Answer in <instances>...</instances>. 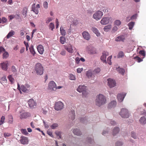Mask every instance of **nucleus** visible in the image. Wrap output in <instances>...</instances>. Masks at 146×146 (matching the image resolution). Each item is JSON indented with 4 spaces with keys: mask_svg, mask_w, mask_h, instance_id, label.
<instances>
[{
    "mask_svg": "<svg viewBox=\"0 0 146 146\" xmlns=\"http://www.w3.org/2000/svg\"><path fill=\"white\" fill-rule=\"evenodd\" d=\"M106 97L102 94H99L96 96L95 104L96 106L100 107L106 104Z\"/></svg>",
    "mask_w": 146,
    "mask_h": 146,
    "instance_id": "f257e3e1",
    "label": "nucleus"
},
{
    "mask_svg": "<svg viewBox=\"0 0 146 146\" xmlns=\"http://www.w3.org/2000/svg\"><path fill=\"white\" fill-rule=\"evenodd\" d=\"M35 70L38 75H41L43 74V67L40 63H37L36 64Z\"/></svg>",
    "mask_w": 146,
    "mask_h": 146,
    "instance_id": "f03ea898",
    "label": "nucleus"
},
{
    "mask_svg": "<svg viewBox=\"0 0 146 146\" xmlns=\"http://www.w3.org/2000/svg\"><path fill=\"white\" fill-rule=\"evenodd\" d=\"M77 90L79 92H82L83 96L86 97L88 94L86 91V86L84 85L79 86L77 89Z\"/></svg>",
    "mask_w": 146,
    "mask_h": 146,
    "instance_id": "7ed1b4c3",
    "label": "nucleus"
},
{
    "mask_svg": "<svg viewBox=\"0 0 146 146\" xmlns=\"http://www.w3.org/2000/svg\"><path fill=\"white\" fill-rule=\"evenodd\" d=\"M119 114L122 118H128L129 116V113L128 110L125 108L121 109Z\"/></svg>",
    "mask_w": 146,
    "mask_h": 146,
    "instance_id": "20e7f679",
    "label": "nucleus"
},
{
    "mask_svg": "<svg viewBox=\"0 0 146 146\" xmlns=\"http://www.w3.org/2000/svg\"><path fill=\"white\" fill-rule=\"evenodd\" d=\"M86 75L88 78L91 79L94 81V82L93 83L95 82L97 78L94 73H93V72L91 70H89L86 72Z\"/></svg>",
    "mask_w": 146,
    "mask_h": 146,
    "instance_id": "39448f33",
    "label": "nucleus"
},
{
    "mask_svg": "<svg viewBox=\"0 0 146 146\" xmlns=\"http://www.w3.org/2000/svg\"><path fill=\"white\" fill-rule=\"evenodd\" d=\"M103 15V11H98L93 15V18L96 20L98 21L101 19Z\"/></svg>",
    "mask_w": 146,
    "mask_h": 146,
    "instance_id": "423d86ee",
    "label": "nucleus"
},
{
    "mask_svg": "<svg viewBox=\"0 0 146 146\" xmlns=\"http://www.w3.org/2000/svg\"><path fill=\"white\" fill-rule=\"evenodd\" d=\"M30 88V85L26 84L24 85H22L21 86V90L23 92L28 93L29 92Z\"/></svg>",
    "mask_w": 146,
    "mask_h": 146,
    "instance_id": "0eeeda50",
    "label": "nucleus"
},
{
    "mask_svg": "<svg viewBox=\"0 0 146 146\" xmlns=\"http://www.w3.org/2000/svg\"><path fill=\"white\" fill-rule=\"evenodd\" d=\"M63 107V103L61 102H58L55 103L54 108L56 110L59 111L62 109Z\"/></svg>",
    "mask_w": 146,
    "mask_h": 146,
    "instance_id": "6e6552de",
    "label": "nucleus"
},
{
    "mask_svg": "<svg viewBox=\"0 0 146 146\" xmlns=\"http://www.w3.org/2000/svg\"><path fill=\"white\" fill-rule=\"evenodd\" d=\"M9 65V62L7 61H5L0 64V66L2 69L4 71H7L8 69Z\"/></svg>",
    "mask_w": 146,
    "mask_h": 146,
    "instance_id": "1a4fd4ad",
    "label": "nucleus"
},
{
    "mask_svg": "<svg viewBox=\"0 0 146 146\" xmlns=\"http://www.w3.org/2000/svg\"><path fill=\"white\" fill-rule=\"evenodd\" d=\"M28 104L29 107L31 109L35 108L36 107V102L32 98L31 99L29 100Z\"/></svg>",
    "mask_w": 146,
    "mask_h": 146,
    "instance_id": "9d476101",
    "label": "nucleus"
},
{
    "mask_svg": "<svg viewBox=\"0 0 146 146\" xmlns=\"http://www.w3.org/2000/svg\"><path fill=\"white\" fill-rule=\"evenodd\" d=\"M48 88L51 90L55 91L56 90V85L53 81H50L48 84Z\"/></svg>",
    "mask_w": 146,
    "mask_h": 146,
    "instance_id": "9b49d317",
    "label": "nucleus"
},
{
    "mask_svg": "<svg viewBox=\"0 0 146 146\" xmlns=\"http://www.w3.org/2000/svg\"><path fill=\"white\" fill-rule=\"evenodd\" d=\"M108 84L110 88L114 87L116 86V83L114 80L109 78L108 79Z\"/></svg>",
    "mask_w": 146,
    "mask_h": 146,
    "instance_id": "f8f14e48",
    "label": "nucleus"
},
{
    "mask_svg": "<svg viewBox=\"0 0 146 146\" xmlns=\"http://www.w3.org/2000/svg\"><path fill=\"white\" fill-rule=\"evenodd\" d=\"M111 18V17H103L100 23L102 25H105L108 24Z\"/></svg>",
    "mask_w": 146,
    "mask_h": 146,
    "instance_id": "ddd939ff",
    "label": "nucleus"
},
{
    "mask_svg": "<svg viewBox=\"0 0 146 146\" xmlns=\"http://www.w3.org/2000/svg\"><path fill=\"white\" fill-rule=\"evenodd\" d=\"M20 118L21 119H26L30 116V113L25 112H20Z\"/></svg>",
    "mask_w": 146,
    "mask_h": 146,
    "instance_id": "4468645a",
    "label": "nucleus"
},
{
    "mask_svg": "<svg viewBox=\"0 0 146 146\" xmlns=\"http://www.w3.org/2000/svg\"><path fill=\"white\" fill-rule=\"evenodd\" d=\"M21 143L23 145L27 144H28L29 140L28 138L27 137L22 136L21 137L20 140Z\"/></svg>",
    "mask_w": 146,
    "mask_h": 146,
    "instance_id": "2eb2a0df",
    "label": "nucleus"
},
{
    "mask_svg": "<svg viewBox=\"0 0 146 146\" xmlns=\"http://www.w3.org/2000/svg\"><path fill=\"white\" fill-rule=\"evenodd\" d=\"M126 94V93H125L118 94L117 96V98L119 102H122Z\"/></svg>",
    "mask_w": 146,
    "mask_h": 146,
    "instance_id": "dca6fc26",
    "label": "nucleus"
},
{
    "mask_svg": "<svg viewBox=\"0 0 146 146\" xmlns=\"http://www.w3.org/2000/svg\"><path fill=\"white\" fill-rule=\"evenodd\" d=\"M108 52L106 51H104L102 53V55L101 56V59L104 63H106V56L108 55Z\"/></svg>",
    "mask_w": 146,
    "mask_h": 146,
    "instance_id": "f3484780",
    "label": "nucleus"
},
{
    "mask_svg": "<svg viewBox=\"0 0 146 146\" xmlns=\"http://www.w3.org/2000/svg\"><path fill=\"white\" fill-rule=\"evenodd\" d=\"M82 35L84 38L87 40H89L90 38V36L87 32L84 31L82 33Z\"/></svg>",
    "mask_w": 146,
    "mask_h": 146,
    "instance_id": "a211bd4d",
    "label": "nucleus"
},
{
    "mask_svg": "<svg viewBox=\"0 0 146 146\" xmlns=\"http://www.w3.org/2000/svg\"><path fill=\"white\" fill-rule=\"evenodd\" d=\"M117 104V102L116 101L113 100L109 104L108 106V108L109 109H111L112 108L115 107Z\"/></svg>",
    "mask_w": 146,
    "mask_h": 146,
    "instance_id": "6ab92c4d",
    "label": "nucleus"
},
{
    "mask_svg": "<svg viewBox=\"0 0 146 146\" xmlns=\"http://www.w3.org/2000/svg\"><path fill=\"white\" fill-rule=\"evenodd\" d=\"M35 3H34L32 5L31 11H33L35 14L37 15L38 13V9L35 7Z\"/></svg>",
    "mask_w": 146,
    "mask_h": 146,
    "instance_id": "aec40b11",
    "label": "nucleus"
},
{
    "mask_svg": "<svg viewBox=\"0 0 146 146\" xmlns=\"http://www.w3.org/2000/svg\"><path fill=\"white\" fill-rule=\"evenodd\" d=\"M37 49L39 53L42 54L44 51V49L43 46L41 45L38 46L37 47Z\"/></svg>",
    "mask_w": 146,
    "mask_h": 146,
    "instance_id": "412c9836",
    "label": "nucleus"
},
{
    "mask_svg": "<svg viewBox=\"0 0 146 146\" xmlns=\"http://www.w3.org/2000/svg\"><path fill=\"white\" fill-rule=\"evenodd\" d=\"M93 32L95 33L97 36H99L100 35V33L98 29L94 27H92L91 29Z\"/></svg>",
    "mask_w": 146,
    "mask_h": 146,
    "instance_id": "4be33fe9",
    "label": "nucleus"
},
{
    "mask_svg": "<svg viewBox=\"0 0 146 146\" xmlns=\"http://www.w3.org/2000/svg\"><path fill=\"white\" fill-rule=\"evenodd\" d=\"M65 48L70 53H72L73 51L72 46V45L70 44L68 45L67 46H65Z\"/></svg>",
    "mask_w": 146,
    "mask_h": 146,
    "instance_id": "5701e85b",
    "label": "nucleus"
},
{
    "mask_svg": "<svg viewBox=\"0 0 146 146\" xmlns=\"http://www.w3.org/2000/svg\"><path fill=\"white\" fill-rule=\"evenodd\" d=\"M86 141L88 143L90 144H93L94 143V141L92 137H88L86 139Z\"/></svg>",
    "mask_w": 146,
    "mask_h": 146,
    "instance_id": "b1692460",
    "label": "nucleus"
},
{
    "mask_svg": "<svg viewBox=\"0 0 146 146\" xmlns=\"http://www.w3.org/2000/svg\"><path fill=\"white\" fill-rule=\"evenodd\" d=\"M125 40V37L123 35H120L117 37L115 38V41H116L123 42Z\"/></svg>",
    "mask_w": 146,
    "mask_h": 146,
    "instance_id": "393cba45",
    "label": "nucleus"
},
{
    "mask_svg": "<svg viewBox=\"0 0 146 146\" xmlns=\"http://www.w3.org/2000/svg\"><path fill=\"white\" fill-rule=\"evenodd\" d=\"M119 131V128L117 127H115L113 129L112 131V135L113 136L115 135L118 133Z\"/></svg>",
    "mask_w": 146,
    "mask_h": 146,
    "instance_id": "a878e982",
    "label": "nucleus"
},
{
    "mask_svg": "<svg viewBox=\"0 0 146 146\" xmlns=\"http://www.w3.org/2000/svg\"><path fill=\"white\" fill-rule=\"evenodd\" d=\"M139 121L140 123L142 125H144L146 123V119L144 116L141 117L139 120Z\"/></svg>",
    "mask_w": 146,
    "mask_h": 146,
    "instance_id": "bb28decb",
    "label": "nucleus"
},
{
    "mask_svg": "<svg viewBox=\"0 0 146 146\" xmlns=\"http://www.w3.org/2000/svg\"><path fill=\"white\" fill-rule=\"evenodd\" d=\"M111 25H109L105 26L104 28V30L106 32L108 31L111 28Z\"/></svg>",
    "mask_w": 146,
    "mask_h": 146,
    "instance_id": "cd10ccee",
    "label": "nucleus"
},
{
    "mask_svg": "<svg viewBox=\"0 0 146 146\" xmlns=\"http://www.w3.org/2000/svg\"><path fill=\"white\" fill-rule=\"evenodd\" d=\"M91 47L90 46H88L86 48V49L90 51V53L92 54H94L96 53V52L95 49L94 48H93L92 50H90L88 49V48Z\"/></svg>",
    "mask_w": 146,
    "mask_h": 146,
    "instance_id": "c85d7f7f",
    "label": "nucleus"
},
{
    "mask_svg": "<svg viewBox=\"0 0 146 146\" xmlns=\"http://www.w3.org/2000/svg\"><path fill=\"white\" fill-rule=\"evenodd\" d=\"M74 134L76 135H80L81 134V133L79 129H76L74 130Z\"/></svg>",
    "mask_w": 146,
    "mask_h": 146,
    "instance_id": "c756f323",
    "label": "nucleus"
},
{
    "mask_svg": "<svg viewBox=\"0 0 146 146\" xmlns=\"http://www.w3.org/2000/svg\"><path fill=\"white\" fill-rule=\"evenodd\" d=\"M3 59H7L9 56V54L8 52L5 51H4V52L3 55Z\"/></svg>",
    "mask_w": 146,
    "mask_h": 146,
    "instance_id": "7c9ffc66",
    "label": "nucleus"
},
{
    "mask_svg": "<svg viewBox=\"0 0 146 146\" xmlns=\"http://www.w3.org/2000/svg\"><path fill=\"white\" fill-rule=\"evenodd\" d=\"M30 52L33 55H34L35 54V52L34 50L33 46V45H31L29 48Z\"/></svg>",
    "mask_w": 146,
    "mask_h": 146,
    "instance_id": "2f4dec72",
    "label": "nucleus"
},
{
    "mask_svg": "<svg viewBox=\"0 0 146 146\" xmlns=\"http://www.w3.org/2000/svg\"><path fill=\"white\" fill-rule=\"evenodd\" d=\"M14 34L15 32L11 30L8 33L7 36V38H9L10 37L12 36Z\"/></svg>",
    "mask_w": 146,
    "mask_h": 146,
    "instance_id": "473e14b6",
    "label": "nucleus"
},
{
    "mask_svg": "<svg viewBox=\"0 0 146 146\" xmlns=\"http://www.w3.org/2000/svg\"><path fill=\"white\" fill-rule=\"evenodd\" d=\"M116 70L119 72V73L122 74H123L125 72V70L124 69L121 68H119V67L118 68H116Z\"/></svg>",
    "mask_w": 146,
    "mask_h": 146,
    "instance_id": "72a5a7b5",
    "label": "nucleus"
},
{
    "mask_svg": "<svg viewBox=\"0 0 146 146\" xmlns=\"http://www.w3.org/2000/svg\"><path fill=\"white\" fill-rule=\"evenodd\" d=\"M66 39L65 37L63 36H60V42L62 44H64L66 42Z\"/></svg>",
    "mask_w": 146,
    "mask_h": 146,
    "instance_id": "f704fd0d",
    "label": "nucleus"
},
{
    "mask_svg": "<svg viewBox=\"0 0 146 146\" xmlns=\"http://www.w3.org/2000/svg\"><path fill=\"white\" fill-rule=\"evenodd\" d=\"M61 34L63 36H65L66 34L65 31L63 29V27H61L60 29Z\"/></svg>",
    "mask_w": 146,
    "mask_h": 146,
    "instance_id": "c9c22d12",
    "label": "nucleus"
},
{
    "mask_svg": "<svg viewBox=\"0 0 146 146\" xmlns=\"http://www.w3.org/2000/svg\"><path fill=\"white\" fill-rule=\"evenodd\" d=\"M135 23L134 22H131L128 24V26L129 27V29L130 30H131L134 25Z\"/></svg>",
    "mask_w": 146,
    "mask_h": 146,
    "instance_id": "e433bc0d",
    "label": "nucleus"
},
{
    "mask_svg": "<svg viewBox=\"0 0 146 146\" xmlns=\"http://www.w3.org/2000/svg\"><path fill=\"white\" fill-rule=\"evenodd\" d=\"M27 9L26 7L24 8L22 14L24 17H25L27 16Z\"/></svg>",
    "mask_w": 146,
    "mask_h": 146,
    "instance_id": "4c0bfd02",
    "label": "nucleus"
},
{
    "mask_svg": "<svg viewBox=\"0 0 146 146\" xmlns=\"http://www.w3.org/2000/svg\"><path fill=\"white\" fill-rule=\"evenodd\" d=\"M131 137L134 139H137V137L136 135V133L134 132L133 131L131 132Z\"/></svg>",
    "mask_w": 146,
    "mask_h": 146,
    "instance_id": "58836bf2",
    "label": "nucleus"
},
{
    "mask_svg": "<svg viewBox=\"0 0 146 146\" xmlns=\"http://www.w3.org/2000/svg\"><path fill=\"white\" fill-rule=\"evenodd\" d=\"M58 124L57 123H54L50 126V128L52 129H54L58 127Z\"/></svg>",
    "mask_w": 146,
    "mask_h": 146,
    "instance_id": "ea45409f",
    "label": "nucleus"
},
{
    "mask_svg": "<svg viewBox=\"0 0 146 146\" xmlns=\"http://www.w3.org/2000/svg\"><path fill=\"white\" fill-rule=\"evenodd\" d=\"M68 117L72 121L73 120V113L72 111L71 110V111L69 112Z\"/></svg>",
    "mask_w": 146,
    "mask_h": 146,
    "instance_id": "a19ab883",
    "label": "nucleus"
},
{
    "mask_svg": "<svg viewBox=\"0 0 146 146\" xmlns=\"http://www.w3.org/2000/svg\"><path fill=\"white\" fill-rule=\"evenodd\" d=\"M5 120V116H2L0 120V125H2L4 123Z\"/></svg>",
    "mask_w": 146,
    "mask_h": 146,
    "instance_id": "79ce46f5",
    "label": "nucleus"
},
{
    "mask_svg": "<svg viewBox=\"0 0 146 146\" xmlns=\"http://www.w3.org/2000/svg\"><path fill=\"white\" fill-rule=\"evenodd\" d=\"M8 79L12 84H13L14 83V79L13 78L12 75H9L8 76Z\"/></svg>",
    "mask_w": 146,
    "mask_h": 146,
    "instance_id": "37998d69",
    "label": "nucleus"
},
{
    "mask_svg": "<svg viewBox=\"0 0 146 146\" xmlns=\"http://www.w3.org/2000/svg\"><path fill=\"white\" fill-rule=\"evenodd\" d=\"M121 23V22L119 20H117L114 22V24L117 26L120 25Z\"/></svg>",
    "mask_w": 146,
    "mask_h": 146,
    "instance_id": "c03bdc74",
    "label": "nucleus"
},
{
    "mask_svg": "<svg viewBox=\"0 0 146 146\" xmlns=\"http://www.w3.org/2000/svg\"><path fill=\"white\" fill-rule=\"evenodd\" d=\"M21 131L23 134L25 135H27L28 134V133L26 129H22L21 130Z\"/></svg>",
    "mask_w": 146,
    "mask_h": 146,
    "instance_id": "a18cd8bd",
    "label": "nucleus"
},
{
    "mask_svg": "<svg viewBox=\"0 0 146 146\" xmlns=\"http://www.w3.org/2000/svg\"><path fill=\"white\" fill-rule=\"evenodd\" d=\"M124 56L123 52L121 51H120L118 53L117 56L118 58H121Z\"/></svg>",
    "mask_w": 146,
    "mask_h": 146,
    "instance_id": "49530a36",
    "label": "nucleus"
},
{
    "mask_svg": "<svg viewBox=\"0 0 146 146\" xmlns=\"http://www.w3.org/2000/svg\"><path fill=\"white\" fill-rule=\"evenodd\" d=\"M123 144L122 141H118L115 143V146H122Z\"/></svg>",
    "mask_w": 146,
    "mask_h": 146,
    "instance_id": "de8ad7c7",
    "label": "nucleus"
},
{
    "mask_svg": "<svg viewBox=\"0 0 146 146\" xmlns=\"http://www.w3.org/2000/svg\"><path fill=\"white\" fill-rule=\"evenodd\" d=\"M50 29H51V30L52 31L54 28V25L53 23H51L49 25Z\"/></svg>",
    "mask_w": 146,
    "mask_h": 146,
    "instance_id": "09e8293b",
    "label": "nucleus"
},
{
    "mask_svg": "<svg viewBox=\"0 0 146 146\" xmlns=\"http://www.w3.org/2000/svg\"><path fill=\"white\" fill-rule=\"evenodd\" d=\"M108 121L111 125H115L116 124V122L113 120H109Z\"/></svg>",
    "mask_w": 146,
    "mask_h": 146,
    "instance_id": "8fccbe9b",
    "label": "nucleus"
},
{
    "mask_svg": "<svg viewBox=\"0 0 146 146\" xmlns=\"http://www.w3.org/2000/svg\"><path fill=\"white\" fill-rule=\"evenodd\" d=\"M47 108L45 107L42 109V113L44 114H46L47 112Z\"/></svg>",
    "mask_w": 146,
    "mask_h": 146,
    "instance_id": "3c124183",
    "label": "nucleus"
},
{
    "mask_svg": "<svg viewBox=\"0 0 146 146\" xmlns=\"http://www.w3.org/2000/svg\"><path fill=\"white\" fill-rule=\"evenodd\" d=\"M111 56H109L107 59V62L109 64H111Z\"/></svg>",
    "mask_w": 146,
    "mask_h": 146,
    "instance_id": "603ef678",
    "label": "nucleus"
},
{
    "mask_svg": "<svg viewBox=\"0 0 146 146\" xmlns=\"http://www.w3.org/2000/svg\"><path fill=\"white\" fill-rule=\"evenodd\" d=\"M100 69L99 68H96L94 71V72L98 74L100 72Z\"/></svg>",
    "mask_w": 146,
    "mask_h": 146,
    "instance_id": "864d4df0",
    "label": "nucleus"
},
{
    "mask_svg": "<svg viewBox=\"0 0 146 146\" xmlns=\"http://www.w3.org/2000/svg\"><path fill=\"white\" fill-rule=\"evenodd\" d=\"M11 71L14 73L16 72L17 71L15 67L14 66H12L11 67Z\"/></svg>",
    "mask_w": 146,
    "mask_h": 146,
    "instance_id": "5fc2aeb1",
    "label": "nucleus"
},
{
    "mask_svg": "<svg viewBox=\"0 0 146 146\" xmlns=\"http://www.w3.org/2000/svg\"><path fill=\"white\" fill-rule=\"evenodd\" d=\"M139 53L142 56H144V57L145 56V52L144 50H141L139 52Z\"/></svg>",
    "mask_w": 146,
    "mask_h": 146,
    "instance_id": "6e6d98bb",
    "label": "nucleus"
},
{
    "mask_svg": "<svg viewBox=\"0 0 146 146\" xmlns=\"http://www.w3.org/2000/svg\"><path fill=\"white\" fill-rule=\"evenodd\" d=\"M137 17V14H135L132 15L131 17V20H133L134 19H136Z\"/></svg>",
    "mask_w": 146,
    "mask_h": 146,
    "instance_id": "4d7b16f0",
    "label": "nucleus"
},
{
    "mask_svg": "<svg viewBox=\"0 0 146 146\" xmlns=\"http://www.w3.org/2000/svg\"><path fill=\"white\" fill-rule=\"evenodd\" d=\"M43 6L46 9L48 8V4L46 1H45L43 3Z\"/></svg>",
    "mask_w": 146,
    "mask_h": 146,
    "instance_id": "13d9d810",
    "label": "nucleus"
},
{
    "mask_svg": "<svg viewBox=\"0 0 146 146\" xmlns=\"http://www.w3.org/2000/svg\"><path fill=\"white\" fill-rule=\"evenodd\" d=\"M135 58L138 61V62H140L143 61L142 59H141L140 58L137 56L135 57Z\"/></svg>",
    "mask_w": 146,
    "mask_h": 146,
    "instance_id": "bf43d9fd",
    "label": "nucleus"
},
{
    "mask_svg": "<svg viewBox=\"0 0 146 146\" xmlns=\"http://www.w3.org/2000/svg\"><path fill=\"white\" fill-rule=\"evenodd\" d=\"M62 132L61 131H56L55 132V133L56 135L58 136H60L61 135V134Z\"/></svg>",
    "mask_w": 146,
    "mask_h": 146,
    "instance_id": "052dcab7",
    "label": "nucleus"
},
{
    "mask_svg": "<svg viewBox=\"0 0 146 146\" xmlns=\"http://www.w3.org/2000/svg\"><path fill=\"white\" fill-rule=\"evenodd\" d=\"M4 137L5 138H6L7 137H9L11 135V134L10 133H4Z\"/></svg>",
    "mask_w": 146,
    "mask_h": 146,
    "instance_id": "680f3d73",
    "label": "nucleus"
},
{
    "mask_svg": "<svg viewBox=\"0 0 146 146\" xmlns=\"http://www.w3.org/2000/svg\"><path fill=\"white\" fill-rule=\"evenodd\" d=\"M43 121L44 123V125L45 127L46 128H48L49 127V126L48 124L46 123L44 120H43Z\"/></svg>",
    "mask_w": 146,
    "mask_h": 146,
    "instance_id": "e2e57ef3",
    "label": "nucleus"
},
{
    "mask_svg": "<svg viewBox=\"0 0 146 146\" xmlns=\"http://www.w3.org/2000/svg\"><path fill=\"white\" fill-rule=\"evenodd\" d=\"M7 19L4 17H3L2 18V23H4L7 21Z\"/></svg>",
    "mask_w": 146,
    "mask_h": 146,
    "instance_id": "0e129e2a",
    "label": "nucleus"
},
{
    "mask_svg": "<svg viewBox=\"0 0 146 146\" xmlns=\"http://www.w3.org/2000/svg\"><path fill=\"white\" fill-rule=\"evenodd\" d=\"M66 51L64 50H62V51H61L60 54L63 56L65 55L66 54Z\"/></svg>",
    "mask_w": 146,
    "mask_h": 146,
    "instance_id": "69168bd1",
    "label": "nucleus"
},
{
    "mask_svg": "<svg viewBox=\"0 0 146 146\" xmlns=\"http://www.w3.org/2000/svg\"><path fill=\"white\" fill-rule=\"evenodd\" d=\"M5 49L2 46L0 47V54L1 53L3 52H4Z\"/></svg>",
    "mask_w": 146,
    "mask_h": 146,
    "instance_id": "338daca9",
    "label": "nucleus"
},
{
    "mask_svg": "<svg viewBox=\"0 0 146 146\" xmlns=\"http://www.w3.org/2000/svg\"><path fill=\"white\" fill-rule=\"evenodd\" d=\"M118 29V28L117 27L115 26L112 29V31L114 32H115Z\"/></svg>",
    "mask_w": 146,
    "mask_h": 146,
    "instance_id": "774afa93",
    "label": "nucleus"
}]
</instances>
